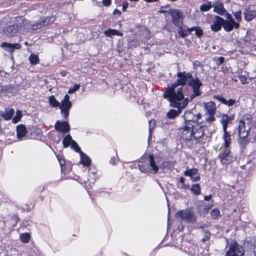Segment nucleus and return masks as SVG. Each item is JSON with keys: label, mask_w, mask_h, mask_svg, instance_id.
I'll return each mask as SVG.
<instances>
[{"label": "nucleus", "mask_w": 256, "mask_h": 256, "mask_svg": "<svg viewBox=\"0 0 256 256\" xmlns=\"http://www.w3.org/2000/svg\"><path fill=\"white\" fill-rule=\"evenodd\" d=\"M163 97L170 102V106L173 108H185L190 99L185 98L182 86L172 83L168 86Z\"/></svg>", "instance_id": "nucleus-1"}, {"label": "nucleus", "mask_w": 256, "mask_h": 256, "mask_svg": "<svg viewBox=\"0 0 256 256\" xmlns=\"http://www.w3.org/2000/svg\"><path fill=\"white\" fill-rule=\"evenodd\" d=\"M177 76L178 78L174 84L182 86V88L186 84L192 88L193 94L190 96V101L201 94L200 88L202 83L198 77L194 78L191 74L186 72H178Z\"/></svg>", "instance_id": "nucleus-2"}, {"label": "nucleus", "mask_w": 256, "mask_h": 256, "mask_svg": "<svg viewBox=\"0 0 256 256\" xmlns=\"http://www.w3.org/2000/svg\"><path fill=\"white\" fill-rule=\"evenodd\" d=\"M54 20V18L53 16H47L40 18L38 22L29 24L27 20L18 18L16 20V26L18 29L19 33L24 34L30 30H36L42 26H46L52 24Z\"/></svg>", "instance_id": "nucleus-3"}, {"label": "nucleus", "mask_w": 256, "mask_h": 256, "mask_svg": "<svg viewBox=\"0 0 256 256\" xmlns=\"http://www.w3.org/2000/svg\"><path fill=\"white\" fill-rule=\"evenodd\" d=\"M180 130V135L182 139L188 142L197 140L201 138L204 134V126L200 124H193L187 123Z\"/></svg>", "instance_id": "nucleus-4"}, {"label": "nucleus", "mask_w": 256, "mask_h": 256, "mask_svg": "<svg viewBox=\"0 0 256 256\" xmlns=\"http://www.w3.org/2000/svg\"><path fill=\"white\" fill-rule=\"evenodd\" d=\"M252 125V116L250 114H245L240 120L238 130L239 143L242 147H244L249 142L250 138L248 136Z\"/></svg>", "instance_id": "nucleus-5"}, {"label": "nucleus", "mask_w": 256, "mask_h": 256, "mask_svg": "<svg viewBox=\"0 0 256 256\" xmlns=\"http://www.w3.org/2000/svg\"><path fill=\"white\" fill-rule=\"evenodd\" d=\"M146 162V164H139L138 166L140 171L144 173H156L158 170V166L156 164L152 154L145 156L141 158L139 160L140 163Z\"/></svg>", "instance_id": "nucleus-6"}, {"label": "nucleus", "mask_w": 256, "mask_h": 256, "mask_svg": "<svg viewBox=\"0 0 256 256\" xmlns=\"http://www.w3.org/2000/svg\"><path fill=\"white\" fill-rule=\"evenodd\" d=\"M176 217L186 223L194 224L197 221L195 212L190 208H186L177 212Z\"/></svg>", "instance_id": "nucleus-7"}, {"label": "nucleus", "mask_w": 256, "mask_h": 256, "mask_svg": "<svg viewBox=\"0 0 256 256\" xmlns=\"http://www.w3.org/2000/svg\"><path fill=\"white\" fill-rule=\"evenodd\" d=\"M206 110V122L207 123H211L215 120L214 114L216 112V106L214 102H209L204 103Z\"/></svg>", "instance_id": "nucleus-8"}, {"label": "nucleus", "mask_w": 256, "mask_h": 256, "mask_svg": "<svg viewBox=\"0 0 256 256\" xmlns=\"http://www.w3.org/2000/svg\"><path fill=\"white\" fill-rule=\"evenodd\" d=\"M72 106V103L70 100V96L66 94L64 96L59 106L61 114L64 118L67 119L68 118L69 111Z\"/></svg>", "instance_id": "nucleus-9"}, {"label": "nucleus", "mask_w": 256, "mask_h": 256, "mask_svg": "<svg viewBox=\"0 0 256 256\" xmlns=\"http://www.w3.org/2000/svg\"><path fill=\"white\" fill-rule=\"evenodd\" d=\"M244 254L242 248L236 242H232L230 245L226 256H242Z\"/></svg>", "instance_id": "nucleus-10"}, {"label": "nucleus", "mask_w": 256, "mask_h": 256, "mask_svg": "<svg viewBox=\"0 0 256 256\" xmlns=\"http://www.w3.org/2000/svg\"><path fill=\"white\" fill-rule=\"evenodd\" d=\"M168 14L172 18V22L176 26L183 25L182 13L178 10L174 9L169 11Z\"/></svg>", "instance_id": "nucleus-11"}, {"label": "nucleus", "mask_w": 256, "mask_h": 256, "mask_svg": "<svg viewBox=\"0 0 256 256\" xmlns=\"http://www.w3.org/2000/svg\"><path fill=\"white\" fill-rule=\"evenodd\" d=\"M218 158L222 164L227 165L233 160V156L230 152V149L220 148Z\"/></svg>", "instance_id": "nucleus-12"}, {"label": "nucleus", "mask_w": 256, "mask_h": 256, "mask_svg": "<svg viewBox=\"0 0 256 256\" xmlns=\"http://www.w3.org/2000/svg\"><path fill=\"white\" fill-rule=\"evenodd\" d=\"M201 116L202 115L200 113L194 114L191 110L186 111L184 115L186 124H188L187 123L192 124L194 125L198 124L196 122L200 118Z\"/></svg>", "instance_id": "nucleus-13"}, {"label": "nucleus", "mask_w": 256, "mask_h": 256, "mask_svg": "<svg viewBox=\"0 0 256 256\" xmlns=\"http://www.w3.org/2000/svg\"><path fill=\"white\" fill-rule=\"evenodd\" d=\"M54 128L56 130L62 134L64 136L66 133L70 132V126L66 121L57 120L54 124Z\"/></svg>", "instance_id": "nucleus-14"}, {"label": "nucleus", "mask_w": 256, "mask_h": 256, "mask_svg": "<svg viewBox=\"0 0 256 256\" xmlns=\"http://www.w3.org/2000/svg\"><path fill=\"white\" fill-rule=\"evenodd\" d=\"M222 22V26L226 32H230L234 28H238L240 27V24L236 22H230V20H226L222 18H220Z\"/></svg>", "instance_id": "nucleus-15"}, {"label": "nucleus", "mask_w": 256, "mask_h": 256, "mask_svg": "<svg viewBox=\"0 0 256 256\" xmlns=\"http://www.w3.org/2000/svg\"><path fill=\"white\" fill-rule=\"evenodd\" d=\"M3 31L8 37L15 36L18 32V29L16 24L10 25L4 28Z\"/></svg>", "instance_id": "nucleus-16"}, {"label": "nucleus", "mask_w": 256, "mask_h": 256, "mask_svg": "<svg viewBox=\"0 0 256 256\" xmlns=\"http://www.w3.org/2000/svg\"><path fill=\"white\" fill-rule=\"evenodd\" d=\"M222 17L216 16L213 23L210 26V29L214 32H218L222 29V22L220 20Z\"/></svg>", "instance_id": "nucleus-17"}, {"label": "nucleus", "mask_w": 256, "mask_h": 256, "mask_svg": "<svg viewBox=\"0 0 256 256\" xmlns=\"http://www.w3.org/2000/svg\"><path fill=\"white\" fill-rule=\"evenodd\" d=\"M212 7L214 8V12L220 15L223 16L226 12L222 3L220 1L214 2L212 4Z\"/></svg>", "instance_id": "nucleus-18"}, {"label": "nucleus", "mask_w": 256, "mask_h": 256, "mask_svg": "<svg viewBox=\"0 0 256 256\" xmlns=\"http://www.w3.org/2000/svg\"><path fill=\"white\" fill-rule=\"evenodd\" d=\"M243 14L244 20L247 22H250L256 16V11L246 8L244 10Z\"/></svg>", "instance_id": "nucleus-19"}, {"label": "nucleus", "mask_w": 256, "mask_h": 256, "mask_svg": "<svg viewBox=\"0 0 256 256\" xmlns=\"http://www.w3.org/2000/svg\"><path fill=\"white\" fill-rule=\"evenodd\" d=\"M214 98L222 104L228 106H232L236 103V101L235 99H228L227 100L220 96H215Z\"/></svg>", "instance_id": "nucleus-20"}, {"label": "nucleus", "mask_w": 256, "mask_h": 256, "mask_svg": "<svg viewBox=\"0 0 256 256\" xmlns=\"http://www.w3.org/2000/svg\"><path fill=\"white\" fill-rule=\"evenodd\" d=\"M223 139L224 144L220 148H225L226 149H230L229 146L231 143V138L230 134L227 132V130L224 131Z\"/></svg>", "instance_id": "nucleus-21"}, {"label": "nucleus", "mask_w": 256, "mask_h": 256, "mask_svg": "<svg viewBox=\"0 0 256 256\" xmlns=\"http://www.w3.org/2000/svg\"><path fill=\"white\" fill-rule=\"evenodd\" d=\"M177 110L170 109L166 114V116L170 119H174L179 116L182 110L184 108H176Z\"/></svg>", "instance_id": "nucleus-22"}, {"label": "nucleus", "mask_w": 256, "mask_h": 256, "mask_svg": "<svg viewBox=\"0 0 256 256\" xmlns=\"http://www.w3.org/2000/svg\"><path fill=\"white\" fill-rule=\"evenodd\" d=\"M27 133L26 128L24 126L19 125L16 127L17 138L19 140L24 137Z\"/></svg>", "instance_id": "nucleus-23"}, {"label": "nucleus", "mask_w": 256, "mask_h": 256, "mask_svg": "<svg viewBox=\"0 0 256 256\" xmlns=\"http://www.w3.org/2000/svg\"><path fill=\"white\" fill-rule=\"evenodd\" d=\"M232 120V116H229L226 114H224L222 116L220 122L222 124L224 131H226V130L227 124Z\"/></svg>", "instance_id": "nucleus-24"}, {"label": "nucleus", "mask_w": 256, "mask_h": 256, "mask_svg": "<svg viewBox=\"0 0 256 256\" xmlns=\"http://www.w3.org/2000/svg\"><path fill=\"white\" fill-rule=\"evenodd\" d=\"M14 110L13 108H6L4 112H2L1 115L6 120H9L12 118L14 114Z\"/></svg>", "instance_id": "nucleus-25"}, {"label": "nucleus", "mask_w": 256, "mask_h": 256, "mask_svg": "<svg viewBox=\"0 0 256 256\" xmlns=\"http://www.w3.org/2000/svg\"><path fill=\"white\" fill-rule=\"evenodd\" d=\"M80 163L84 166H88L90 164V160L86 155L83 152H80Z\"/></svg>", "instance_id": "nucleus-26"}, {"label": "nucleus", "mask_w": 256, "mask_h": 256, "mask_svg": "<svg viewBox=\"0 0 256 256\" xmlns=\"http://www.w3.org/2000/svg\"><path fill=\"white\" fill-rule=\"evenodd\" d=\"M193 31L195 32V34L199 38L201 37L203 34V30L199 26L192 27L187 30V32H188L190 34Z\"/></svg>", "instance_id": "nucleus-27"}, {"label": "nucleus", "mask_w": 256, "mask_h": 256, "mask_svg": "<svg viewBox=\"0 0 256 256\" xmlns=\"http://www.w3.org/2000/svg\"><path fill=\"white\" fill-rule=\"evenodd\" d=\"M63 136L64 137L62 140L64 147L65 148H68L70 145L74 140L72 139L70 134H65L64 136Z\"/></svg>", "instance_id": "nucleus-28"}, {"label": "nucleus", "mask_w": 256, "mask_h": 256, "mask_svg": "<svg viewBox=\"0 0 256 256\" xmlns=\"http://www.w3.org/2000/svg\"><path fill=\"white\" fill-rule=\"evenodd\" d=\"M104 34L106 36H122V34L116 30L108 29V30L104 32Z\"/></svg>", "instance_id": "nucleus-29"}, {"label": "nucleus", "mask_w": 256, "mask_h": 256, "mask_svg": "<svg viewBox=\"0 0 256 256\" xmlns=\"http://www.w3.org/2000/svg\"><path fill=\"white\" fill-rule=\"evenodd\" d=\"M191 192L196 196L200 195V187L199 184H196L192 185L190 188Z\"/></svg>", "instance_id": "nucleus-30"}, {"label": "nucleus", "mask_w": 256, "mask_h": 256, "mask_svg": "<svg viewBox=\"0 0 256 256\" xmlns=\"http://www.w3.org/2000/svg\"><path fill=\"white\" fill-rule=\"evenodd\" d=\"M0 46L11 54L14 52L12 44L4 42L1 44Z\"/></svg>", "instance_id": "nucleus-31"}, {"label": "nucleus", "mask_w": 256, "mask_h": 256, "mask_svg": "<svg viewBox=\"0 0 256 256\" xmlns=\"http://www.w3.org/2000/svg\"><path fill=\"white\" fill-rule=\"evenodd\" d=\"M49 103L53 108L59 107L60 102H58L57 100H56L54 96H52L49 97L48 98Z\"/></svg>", "instance_id": "nucleus-32"}, {"label": "nucleus", "mask_w": 256, "mask_h": 256, "mask_svg": "<svg viewBox=\"0 0 256 256\" xmlns=\"http://www.w3.org/2000/svg\"><path fill=\"white\" fill-rule=\"evenodd\" d=\"M184 174L186 176L191 177L199 174L198 170L196 168H191L184 172Z\"/></svg>", "instance_id": "nucleus-33"}, {"label": "nucleus", "mask_w": 256, "mask_h": 256, "mask_svg": "<svg viewBox=\"0 0 256 256\" xmlns=\"http://www.w3.org/2000/svg\"><path fill=\"white\" fill-rule=\"evenodd\" d=\"M212 7V4L210 2H208L206 4H202L200 6V10L202 12H207Z\"/></svg>", "instance_id": "nucleus-34"}, {"label": "nucleus", "mask_w": 256, "mask_h": 256, "mask_svg": "<svg viewBox=\"0 0 256 256\" xmlns=\"http://www.w3.org/2000/svg\"><path fill=\"white\" fill-rule=\"evenodd\" d=\"M30 61L32 64H36L39 62V58L37 55L31 54L29 56Z\"/></svg>", "instance_id": "nucleus-35"}, {"label": "nucleus", "mask_w": 256, "mask_h": 256, "mask_svg": "<svg viewBox=\"0 0 256 256\" xmlns=\"http://www.w3.org/2000/svg\"><path fill=\"white\" fill-rule=\"evenodd\" d=\"M22 116V114L21 111L19 110H16V115L12 118V122L14 124H16L20 120Z\"/></svg>", "instance_id": "nucleus-36"}, {"label": "nucleus", "mask_w": 256, "mask_h": 256, "mask_svg": "<svg viewBox=\"0 0 256 256\" xmlns=\"http://www.w3.org/2000/svg\"><path fill=\"white\" fill-rule=\"evenodd\" d=\"M210 215L214 219H216L220 216V212L218 208H214L210 212Z\"/></svg>", "instance_id": "nucleus-37"}, {"label": "nucleus", "mask_w": 256, "mask_h": 256, "mask_svg": "<svg viewBox=\"0 0 256 256\" xmlns=\"http://www.w3.org/2000/svg\"><path fill=\"white\" fill-rule=\"evenodd\" d=\"M178 27L179 28L178 33L182 38H184L188 34H190L188 32H187V30H184L182 28V26Z\"/></svg>", "instance_id": "nucleus-38"}, {"label": "nucleus", "mask_w": 256, "mask_h": 256, "mask_svg": "<svg viewBox=\"0 0 256 256\" xmlns=\"http://www.w3.org/2000/svg\"><path fill=\"white\" fill-rule=\"evenodd\" d=\"M148 124H149L148 141H149L152 138L151 134H152V130L153 126L155 124V121L154 120H150L148 122Z\"/></svg>", "instance_id": "nucleus-39"}, {"label": "nucleus", "mask_w": 256, "mask_h": 256, "mask_svg": "<svg viewBox=\"0 0 256 256\" xmlns=\"http://www.w3.org/2000/svg\"><path fill=\"white\" fill-rule=\"evenodd\" d=\"M70 146L71 148L75 150L76 152L80 153V152H82L79 146L74 140L73 141Z\"/></svg>", "instance_id": "nucleus-40"}, {"label": "nucleus", "mask_w": 256, "mask_h": 256, "mask_svg": "<svg viewBox=\"0 0 256 256\" xmlns=\"http://www.w3.org/2000/svg\"><path fill=\"white\" fill-rule=\"evenodd\" d=\"M80 88V85L78 84H75L71 86L68 90L69 94H72L76 90H78Z\"/></svg>", "instance_id": "nucleus-41"}, {"label": "nucleus", "mask_w": 256, "mask_h": 256, "mask_svg": "<svg viewBox=\"0 0 256 256\" xmlns=\"http://www.w3.org/2000/svg\"><path fill=\"white\" fill-rule=\"evenodd\" d=\"M20 238L22 242H28L30 240V236L28 234H22Z\"/></svg>", "instance_id": "nucleus-42"}, {"label": "nucleus", "mask_w": 256, "mask_h": 256, "mask_svg": "<svg viewBox=\"0 0 256 256\" xmlns=\"http://www.w3.org/2000/svg\"><path fill=\"white\" fill-rule=\"evenodd\" d=\"M204 233V237L202 239V242H205L207 240H208L210 236V234L208 231L204 230L203 232Z\"/></svg>", "instance_id": "nucleus-43"}, {"label": "nucleus", "mask_w": 256, "mask_h": 256, "mask_svg": "<svg viewBox=\"0 0 256 256\" xmlns=\"http://www.w3.org/2000/svg\"><path fill=\"white\" fill-rule=\"evenodd\" d=\"M214 201L213 200H211V201L206 205L204 206V212L208 213V210L212 208L213 206Z\"/></svg>", "instance_id": "nucleus-44"}, {"label": "nucleus", "mask_w": 256, "mask_h": 256, "mask_svg": "<svg viewBox=\"0 0 256 256\" xmlns=\"http://www.w3.org/2000/svg\"><path fill=\"white\" fill-rule=\"evenodd\" d=\"M242 11L238 10L234 14V16L235 17V18L237 20L238 22H239L242 21Z\"/></svg>", "instance_id": "nucleus-45"}, {"label": "nucleus", "mask_w": 256, "mask_h": 256, "mask_svg": "<svg viewBox=\"0 0 256 256\" xmlns=\"http://www.w3.org/2000/svg\"><path fill=\"white\" fill-rule=\"evenodd\" d=\"M239 80L242 84L247 83V78L245 76L241 75L239 76Z\"/></svg>", "instance_id": "nucleus-46"}, {"label": "nucleus", "mask_w": 256, "mask_h": 256, "mask_svg": "<svg viewBox=\"0 0 256 256\" xmlns=\"http://www.w3.org/2000/svg\"><path fill=\"white\" fill-rule=\"evenodd\" d=\"M190 180L192 182H198L200 180V174H198L194 176L190 177Z\"/></svg>", "instance_id": "nucleus-47"}, {"label": "nucleus", "mask_w": 256, "mask_h": 256, "mask_svg": "<svg viewBox=\"0 0 256 256\" xmlns=\"http://www.w3.org/2000/svg\"><path fill=\"white\" fill-rule=\"evenodd\" d=\"M226 20H230V22H235L234 20V18H232V16H231L230 14H228V13H226Z\"/></svg>", "instance_id": "nucleus-48"}, {"label": "nucleus", "mask_w": 256, "mask_h": 256, "mask_svg": "<svg viewBox=\"0 0 256 256\" xmlns=\"http://www.w3.org/2000/svg\"><path fill=\"white\" fill-rule=\"evenodd\" d=\"M118 158V157L117 155L116 156H112L110 161V164H115Z\"/></svg>", "instance_id": "nucleus-49"}, {"label": "nucleus", "mask_w": 256, "mask_h": 256, "mask_svg": "<svg viewBox=\"0 0 256 256\" xmlns=\"http://www.w3.org/2000/svg\"><path fill=\"white\" fill-rule=\"evenodd\" d=\"M102 3L104 6H109L111 4V0H102Z\"/></svg>", "instance_id": "nucleus-50"}, {"label": "nucleus", "mask_w": 256, "mask_h": 256, "mask_svg": "<svg viewBox=\"0 0 256 256\" xmlns=\"http://www.w3.org/2000/svg\"><path fill=\"white\" fill-rule=\"evenodd\" d=\"M12 46L14 50V49H20L21 48L20 44L18 43L12 44Z\"/></svg>", "instance_id": "nucleus-51"}, {"label": "nucleus", "mask_w": 256, "mask_h": 256, "mask_svg": "<svg viewBox=\"0 0 256 256\" xmlns=\"http://www.w3.org/2000/svg\"><path fill=\"white\" fill-rule=\"evenodd\" d=\"M180 188L184 190L190 189V186L188 184H182Z\"/></svg>", "instance_id": "nucleus-52"}, {"label": "nucleus", "mask_w": 256, "mask_h": 256, "mask_svg": "<svg viewBox=\"0 0 256 256\" xmlns=\"http://www.w3.org/2000/svg\"><path fill=\"white\" fill-rule=\"evenodd\" d=\"M218 60L219 64H222L224 62V58L222 56L219 57Z\"/></svg>", "instance_id": "nucleus-53"}, {"label": "nucleus", "mask_w": 256, "mask_h": 256, "mask_svg": "<svg viewBox=\"0 0 256 256\" xmlns=\"http://www.w3.org/2000/svg\"><path fill=\"white\" fill-rule=\"evenodd\" d=\"M212 198V195L210 194L208 196H206L204 197V200L206 201H209L211 200Z\"/></svg>", "instance_id": "nucleus-54"}, {"label": "nucleus", "mask_w": 256, "mask_h": 256, "mask_svg": "<svg viewBox=\"0 0 256 256\" xmlns=\"http://www.w3.org/2000/svg\"><path fill=\"white\" fill-rule=\"evenodd\" d=\"M128 2H126V3H124L123 4H122V10L123 11H125L126 9V8H128Z\"/></svg>", "instance_id": "nucleus-55"}, {"label": "nucleus", "mask_w": 256, "mask_h": 256, "mask_svg": "<svg viewBox=\"0 0 256 256\" xmlns=\"http://www.w3.org/2000/svg\"><path fill=\"white\" fill-rule=\"evenodd\" d=\"M121 12L120 10H119L118 9H115L113 12L114 14H120Z\"/></svg>", "instance_id": "nucleus-56"}, {"label": "nucleus", "mask_w": 256, "mask_h": 256, "mask_svg": "<svg viewBox=\"0 0 256 256\" xmlns=\"http://www.w3.org/2000/svg\"><path fill=\"white\" fill-rule=\"evenodd\" d=\"M179 182L182 184H184V178L183 177H180L179 180Z\"/></svg>", "instance_id": "nucleus-57"}, {"label": "nucleus", "mask_w": 256, "mask_h": 256, "mask_svg": "<svg viewBox=\"0 0 256 256\" xmlns=\"http://www.w3.org/2000/svg\"><path fill=\"white\" fill-rule=\"evenodd\" d=\"M168 164H169V162H164L163 165H162L163 167L164 168H166L167 166V165Z\"/></svg>", "instance_id": "nucleus-58"}, {"label": "nucleus", "mask_w": 256, "mask_h": 256, "mask_svg": "<svg viewBox=\"0 0 256 256\" xmlns=\"http://www.w3.org/2000/svg\"><path fill=\"white\" fill-rule=\"evenodd\" d=\"M162 125H163V127H164L165 128H168L167 126L168 125V122H164L162 124Z\"/></svg>", "instance_id": "nucleus-59"}, {"label": "nucleus", "mask_w": 256, "mask_h": 256, "mask_svg": "<svg viewBox=\"0 0 256 256\" xmlns=\"http://www.w3.org/2000/svg\"><path fill=\"white\" fill-rule=\"evenodd\" d=\"M170 212H168V221L169 220V218H170Z\"/></svg>", "instance_id": "nucleus-60"}, {"label": "nucleus", "mask_w": 256, "mask_h": 256, "mask_svg": "<svg viewBox=\"0 0 256 256\" xmlns=\"http://www.w3.org/2000/svg\"><path fill=\"white\" fill-rule=\"evenodd\" d=\"M230 1V0H226V2L228 3Z\"/></svg>", "instance_id": "nucleus-61"}, {"label": "nucleus", "mask_w": 256, "mask_h": 256, "mask_svg": "<svg viewBox=\"0 0 256 256\" xmlns=\"http://www.w3.org/2000/svg\"><path fill=\"white\" fill-rule=\"evenodd\" d=\"M182 229H183V227L182 226V227L180 228V230H182Z\"/></svg>", "instance_id": "nucleus-62"}, {"label": "nucleus", "mask_w": 256, "mask_h": 256, "mask_svg": "<svg viewBox=\"0 0 256 256\" xmlns=\"http://www.w3.org/2000/svg\"><path fill=\"white\" fill-rule=\"evenodd\" d=\"M25 45H28V42H26L25 43H24Z\"/></svg>", "instance_id": "nucleus-63"}, {"label": "nucleus", "mask_w": 256, "mask_h": 256, "mask_svg": "<svg viewBox=\"0 0 256 256\" xmlns=\"http://www.w3.org/2000/svg\"><path fill=\"white\" fill-rule=\"evenodd\" d=\"M2 90V87L0 86V91Z\"/></svg>", "instance_id": "nucleus-64"}]
</instances>
